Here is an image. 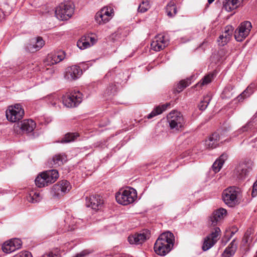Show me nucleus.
<instances>
[{
  "label": "nucleus",
  "instance_id": "nucleus-53",
  "mask_svg": "<svg viewBox=\"0 0 257 257\" xmlns=\"http://www.w3.org/2000/svg\"><path fill=\"white\" fill-rule=\"evenodd\" d=\"M255 141H257V138H255Z\"/></svg>",
  "mask_w": 257,
  "mask_h": 257
},
{
  "label": "nucleus",
  "instance_id": "nucleus-37",
  "mask_svg": "<svg viewBox=\"0 0 257 257\" xmlns=\"http://www.w3.org/2000/svg\"><path fill=\"white\" fill-rule=\"evenodd\" d=\"M211 99V98L210 95H207L205 96L198 104V106L199 109L201 110H204L207 108Z\"/></svg>",
  "mask_w": 257,
  "mask_h": 257
},
{
  "label": "nucleus",
  "instance_id": "nucleus-47",
  "mask_svg": "<svg viewBox=\"0 0 257 257\" xmlns=\"http://www.w3.org/2000/svg\"><path fill=\"white\" fill-rule=\"evenodd\" d=\"M243 0H232V6L236 9L243 3Z\"/></svg>",
  "mask_w": 257,
  "mask_h": 257
},
{
  "label": "nucleus",
  "instance_id": "nucleus-17",
  "mask_svg": "<svg viewBox=\"0 0 257 257\" xmlns=\"http://www.w3.org/2000/svg\"><path fill=\"white\" fill-rule=\"evenodd\" d=\"M150 237V232L148 229H145L140 233H137L130 235L128 237V241L132 244H142Z\"/></svg>",
  "mask_w": 257,
  "mask_h": 257
},
{
  "label": "nucleus",
  "instance_id": "nucleus-21",
  "mask_svg": "<svg viewBox=\"0 0 257 257\" xmlns=\"http://www.w3.org/2000/svg\"><path fill=\"white\" fill-rule=\"evenodd\" d=\"M82 74V71L79 67L77 65H73L66 68L65 74V78L69 80H73L78 79Z\"/></svg>",
  "mask_w": 257,
  "mask_h": 257
},
{
  "label": "nucleus",
  "instance_id": "nucleus-38",
  "mask_svg": "<svg viewBox=\"0 0 257 257\" xmlns=\"http://www.w3.org/2000/svg\"><path fill=\"white\" fill-rule=\"evenodd\" d=\"M150 8L149 0H144L140 4L138 11L139 12L144 13L146 12Z\"/></svg>",
  "mask_w": 257,
  "mask_h": 257
},
{
  "label": "nucleus",
  "instance_id": "nucleus-43",
  "mask_svg": "<svg viewBox=\"0 0 257 257\" xmlns=\"http://www.w3.org/2000/svg\"><path fill=\"white\" fill-rule=\"evenodd\" d=\"M116 92V87L115 84H111L106 88L105 92V94L106 95H113Z\"/></svg>",
  "mask_w": 257,
  "mask_h": 257
},
{
  "label": "nucleus",
  "instance_id": "nucleus-30",
  "mask_svg": "<svg viewBox=\"0 0 257 257\" xmlns=\"http://www.w3.org/2000/svg\"><path fill=\"white\" fill-rule=\"evenodd\" d=\"M232 32L229 31V29L225 30L224 33L219 37L218 42L220 46L225 45L230 40Z\"/></svg>",
  "mask_w": 257,
  "mask_h": 257
},
{
  "label": "nucleus",
  "instance_id": "nucleus-45",
  "mask_svg": "<svg viewBox=\"0 0 257 257\" xmlns=\"http://www.w3.org/2000/svg\"><path fill=\"white\" fill-rule=\"evenodd\" d=\"M13 257H33L31 253L28 251H23L16 254Z\"/></svg>",
  "mask_w": 257,
  "mask_h": 257
},
{
  "label": "nucleus",
  "instance_id": "nucleus-1",
  "mask_svg": "<svg viewBox=\"0 0 257 257\" xmlns=\"http://www.w3.org/2000/svg\"><path fill=\"white\" fill-rule=\"evenodd\" d=\"M175 242L174 234L169 231L162 233L154 244L155 252L160 255L164 256L172 249Z\"/></svg>",
  "mask_w": 257,
  "mask_h": 257
},
{
  "label": "nucleus",
  "instance_id": "nucleus-31",
  "mask_svg": "<svg viewBox=\"0 0 257 257\" xmlns=\"http://www.w3.org/2000/svg\"><path fill=\"white\" fill-rule=\"evenodd\" d=\"M168 105H169L168 104H166L156 107V108H155L150 114L148 115L147 118L148 119H151L157 115L161 114L167 109Z\"/></svg>",
  "mask_w": 257,
  "mask_h": 257
},
{
  "label": "nucleus",
  "instance_id": "nucleus-39",
  "mask_svg": "<svg viewBox=\"0 0 257 257\" xmlns=\"http://www.w3.org/2000/svg\"><path fill=\"white\" fill-rule=\"evenodd\" d=\"M78 134L77 133H67L65 137L61 140V143H69L73 141L77 137Z\"/></svg>",
  "mask_w": 257,
  "mask_h": 257
},
{
  "label": "nucleus",
  "instance_id": "nucleus-32",
  "mask_svg": "<svg viewBox=\"0 0 257 257\" xmlns=\"http://www.w3.org/2000/svg\"><path fill=\"white\" fill-rule=\"evenodd\" d=\"M254 86V84H250L248 86L245 90L238 96V100L239 101H242L245 98L249 97L253 92Z\"/></svg>",
  "mask_w": 257,
  "mask_h": 257
},
{
  "label": "nucleus",
  "instance_id": "nucleus-22",
  "mask_svg": "<svg viewBox=\"0 0 257 257\" xmlns=\"http://www.w3.org/2000/svg\"><path fill=\"white\" fill-rule=\"evenodd\" d=\"M65 56V52L64 51L59 50L49 54L46 58V61L48 63V64L54 65L64 60Z\"/></svg>",
  "mask_w": 257,
  "mask_h": 257
},
{
  "label": "nucleus",
  "instance_id": "nucleus-10",
  "mask_svg": "<svg viewBox=\"0 0 257 257\" xmlns=\"http://www.w3.org/2000/svg\"><path fill=\"white\" fill-rule=\"evenodd\" d=\"M71 188V186L68 181L62 180L53 186L51 194L54 197H59L68 192Z\"/></svg>",
  "mask_w": 257,
  "mask_h": 257
},
{
  "label": "nucleus",
  "instance_id": "nucleus-15",
  "mask_svg": "<svg viewBox=\"0 0 257 257\" xmlns=\"http://www.w3.org/2000/svg\"><path fill=\"white\" fill-rule=\"evenodd\" d=\"M251 162H242L240 163L234 170V175L238 180H243L248 176L251 170Z\"/></svg>",
  "mask_w": 257,
  "mask_h": 257
},
{
  "label": "nucleus",
  "instance_id": "nucleus-12",
  "mask_svg": "<svg viewBox=\"0 0 257 257\" xmlns=\"http://www.w3.org/2000/svg\"><path fill=\"white\" fill-rule=\"evenodd\" d=\"M114 16V10L110 6L105 7L98 12L95 15V20L101 25L107 23Z\"/></svg>",
  "mask_w": 257,
  "mask_h": 257
},
{
  "label": "nucleus",
  "instance_id": "nucleus-52",
  "mask_svg": "<svg viewBox=\"0 0 257 257\" xmlns=\"http://www.w3.org/2000/svg\"><path fill=\"white\" fill-rule=\"evenodd\" d=\"M50 71H51V72H54V70H51Z\"/></svg>",
  "mask_w": 257,
  "mask_h": 257
},
{
  "label": "nucleus",
  "instance_id": "nucleus-41",
  "mask_svg": "<svg viewBox=\"0 0 257 257\" xmlns=\"http://www.w3.org/2000/svg\"><path fill=\"white\" fill-rule=\"evenodd\" d=\"M191 84L190 79L183 80H181L178 84L177 91L178 92L182 91L183 89L188 86Z\"/></svg>",
  "mask_w": 257,
  "mask_h": 257
},
{
  "label": "nucleus",
  "instance_id": "nucleus-14",
  "mask_svg": "<svg viewBox=\"0 0 257 257\" xmlns=\"http://www.w3.org/2000/svg\"><path fill=\"white\" fill-rule=\"evenodd\" d=\"M97 40V37L95 34L85 35L78 40L77 46L80 49L84 50L93 46Z\"/></svg>",
  "mask_w": 257,
  "mask_h": 257
},
{
  "label": "nucleus",
  "instance_id": "nucleus-36",
  "mask_svg": "<svg viewBox=\"0 0 257 257\" xmlns=\"http://www.w3.org/2000/svg\"><path fill=\"white\" fill-rule=\"evenodd\" d=\"M166 13L167 15L170 17H173L177 13L176 8L174 2L171 1L166 6Z\"/></svg>",
  "mask_w": 257,
  "mask_h": 257
},
{
  "label": "nucleus",
  "instance_id": "nucleus-19",
  "mask_svg": "<svg viewBox=\"0 0 257 257\" xmlns=\"http://www.w3.org/2000/svg\"><path fill=\"white\" fill-rule=\"evenodd\" d=\"M169 44V41L166 37L159 35L151 44V49L155 51H160L165 48Z\"/></svg>",
  "mask_w": 257,
  "mask_h": 257
},
{
  "label": "nucleus",
  "instance_id": "nucleus-2",
  "mask_svg": "<svg viewBox=\"0 0 257 257\" xmlns=\"http://www.w3.org/2000/svg\"><path fill=\"white\" fill-rule=\"evenodd\" d=\"M222 197L226 205L229 207H234L238 205L241 201V192L239 188L230 187L223 191Z\"/></svg>",
  "mask_w": 257,
  "mask_h": 257
},
{
  "label": "nucleus",
  "instance_id": "nucleus-40",
  "mask_svg": "<svg viewBox=\"0 0 257 257\" xmlns=\"http://www.w3.org/2000/svg\"><path fill=\"white\" fill-rule=\"evenodd\" d=\"M213 79V75L208 74L205 76L196 85L199 87L207 85L210 83Z\"/></svg>",
  "mask_w": 257,
  "mask_h": 257
},
{
  "label": "nucleus",
  "instance_id": "nucleus-51",
  "mask_svg": "<svg viewBox=\"0 0 257 257\" xmlns=\"http://www.w3.org/2000/svg\"><path fill=\"white\" fill-rule=\"evenodd\" d=\"M214 0H208V2L209 4H211Z\"/></svg>",
  "mask_w": 257,
  "mask_h": 257
},
{
  "label": "nucleus",
  "instance_id": "nucleus-3",
  "mask_svg": "<svg viewBox=\"0 0 257 257\" xmlns=\"http://www.w3.org/2000/svg\"><path fill=\"white\" fill-rule=\"evenodd\" d=\"M137 198L136 190L131 187L120 189L115 194V199L118 203L127 205L135 202Z\"/></svg>",
  "mask_w": 257,
  "mask_h": 257
},
{
  "label": "nucleus",
  "instance_id": "nucleus-6",
  "mask_svg": "<svg viewBox=\"0 0 257 257\" xmlns=\"http://www.w3.org/2000/svg\"><path fill=\"white\" fill-rule=\"evenodd\" d=\"M167 120L171 129L179 131L184 125L185 121L181 112L172 111L167 115Z\"/></svg>",
  "mask_w": 257,
  "mask_h": 257
},
{
  "label": "nucleus",
  "instance_id": "nucleus-28",
  "mask_svg": "<svg viewBox=\"0 0 257 257\" xmlns=\"http://www.w3.org/2000/svg\"><path fill=\"white\" fill-rule=\"evenodd\" d=\"M227 155L225 154L221 155L219 159L216 160L212 165V169L215 173L218 172L222 167L225 161L227 159Z\"/></svg>",
  "mask_w": 257,
  "mask_h": 257
},
{
  "label": "nucleus",
  "instance_id": "nucleus-18",
  "mask_svg": "<svg viewBox=\"0 0 257 257\" xmlns=\"http://www.w3.org/2000/svg\"><path fill=\"white\" fill-rule=\"evenodd\" d=\"M22 241L18 238L11 239L6 241L2 246V249L4 252L7 253H11L21 247Z\"/></svg>",
  "mask_w": 257,
  "mask_h": 257
},
{
  "label": "nucleus",
  "instance_id": "nucleus-29",
  "mask_svg": "<svg viewBox=\"0 0 257 257\" xmlns=\"http://www.w3.org/2000/svg\"><path fill=\"white\" fill-rule=\"evenodd\" d=\"M42 198V196L39 192L36 190H31L29 192L27 197L28 201L35 203L40 202Z\"/></svg>",
  "mask_w": 257,
  "mask_h": 257
},
{
  "label": "nucleus",
  "instance_id": "nucleus-35",
  "mask_svg": "<svg viewBox=\"0 0 257 257\" xmlns=\"http://www.w3.org/2000/svg\"><path fill=\"white\" fill-rule=\"evenodd\" d=\"M255 132V128L253 126V122H249L247 124H246L244 126H243L242 128L238 130L237 131L238 134H241L243 132H247L248 134L251 136V133H252L253 134Z\"/></svg>",
  "mask_w": 257,
  "mask_h": 257
},
{
  "label": "nucleus",
  "instance_id": "nucleus-20",
  "mask_svg": "<svg viewBox=\"0 0 257 257\" xmlns=\"http://www.w3.org/2000/svg\"><path fill=\"white\" fill-rule=\"evenodd\" d=\"M103 203L102 197L98 195H94L86 198V205L94 210H99Z\"/></svg>",
  "mask_w": 257,
  "mask_h": 257
},
{
  "label": "nucleus",
  "instance_id": "nucleus-5",
  "mask_svg": "<svg viewBox=\"0 0 257 257\" xmlns=\"http://www.w3.org/2000/svg\"><path fill=\"white\" fill-rule=\"evenodd\" d=\"M74 9V6L72 2H64L56 8L55 16L60 20H67L72 17Z\"/></svg>",
  "mask_w": 257,
  "mask_h": 257
},
{
  "label": "nucleus",
  "instance_id": "nucleus-9",
  "mask_svg": "<svg viewBox=\"0 0 257 257\" xmlns=\"http://www.w3.org/2000/svg\"><path fill=\"white\" fill-rule=\"evenodd\" d=\"M36 127V123L32 119H25L16 123L14 125V131L17 134L29 133Z\"/></svg>",
  "mask_w": 257,
  "mask_h": 257
},
{
  "label": "nucleus",
  "instance_id": "nucleus-4",
  "mask_svg": "<svg viewBox=\"0 0 257 257\" xmlns=\"http://www.w3.org/2000/svg\"><path fill=\"white\" fill-rule=\"evenodd\" d=\"M58 177L59 173L57 170H48L37 176L35 180V184L39 188L44 187L55 182Z\"/></svg>",
  "mask_w": 257,
  "mask_h": 257
},
{
  "label": "nucleus",
  "instance_id": "nucleus-13",
  "mask_svg": "<svg viewBox=\"0 0 257 257\" xmlns=\"http://www.w3.org/2000/svg\"><path fill=\"white\" fill-rule=\"evenodd\" d=\"M252 26L249 21H245L240 24L234 32V37L237 41L241 42L249 34Z\"/></svg>",
  "mask_w": 257,
  "mask_h": 257
},
{
  "label": "nucleus",
  "instance_id": "nucleus-42",
  "mask_svg": "<svg viewBox=\"0 0 257 257\" xmlns=\"http://www.w3.org/2000/svg\"><path fill=\"white\" fill-rule=\"evenodd\" d=\"M223 8L227 12H230L235 9L234 7L232 6V0H222Z\"/></svg>",
  "mask_w": 257,
  "mask_h": 257
},
{
  "label": "nucleus",
  "instance_id": "nucleus-46",
  "mask_svg": "<svg viewBox=\"0 0 257 257\" xmlns=\"http://www.w3.org/2000/svg\"><path fill=\"white\" fill-rule=\"evenodd\" d=\"M41 257H59V254L57 251L55 252L50 251L44 253Z\"/></svg>",
  "mask_w": 257,
  "mask_h": 257
},
{
  "label": "nucleus",
  "instance_id": "nucleus-27",
  "mask_svg": "<svg viewBox=\"0 0 257 257\" xmlns=\"http://www.w3.org/2000/svg\"><path fill=\"white\" fill-rule=\"evenodd\" d=\"M236 248L237 244L235 243V240L233 239L228 246L225 249L222 253V255L224 257H231L234 254Z\"/></svg>",
  "mask_w": 257,
  "mask_h": 257
},
{
  "label": "nucleus",
  "instance_id": "nucleus-23",
  "mask_svg": "<svg viewBox=\"0 0 257 257\" xmlns=\"http://www.w3.org/2000/svg\"><path fill=\"white\" fill-rule=\"evenodd\" d=\"M226 213V209L223 208H220L215 210L210 216L209 223L212 226L216 225L218 222L224 217Z\"/></svg>",
  "mask_w": 257,
  "mask_h": 257
},
{
  "label": "nucleus",
  "instance_id": "nucleus-8",
  "mask_svg": "<svg viewBox=\"0 0 257 257\" xmlns=\"http://www.w3.org/2000/svg\"><path fill=\"white\" fill-rule=\"evenodd\" d=\"M7 119L16 122L22 119L24 115V110L19 104L9 106L6 112Z\"/></svg>",
  "mask_w": 257,
  "mask_h": 257
},
{
  "label": "nucleus",
  "instance_id": "nucleus-25",
  "mask_svg": "<svg viewBox=\"0 0 257 257\" xmlns=\"http://www.w3.org/2000/svg\"><path fill=\"white\" fill-rule=\"evenodd\" d=\"M44 45V41L40 37L34 39L31 43L27 46L26 49L30 52L33 53L39 50Z\"/></svg>",
  "mask_w": 257,
  "mask_h": 257
},
{
  "label": "nucleus",
  "instance_id": "nucleus-33",
  "mask_svg": "<svg viewBox=\"0 0 257 257\" xmlns=\"http://www.w3.org/2000/svg\"><path fill=\"white\" fill-rule=\"evenodd\" d=\"M233 90V86L232 85H227L221 94V97L223 99H228L231 98L234 93Z\"/></svg>",
  "mask_w": 257,
  "mask_h": 257
},
{
  "label": "nucleus",
  "instance_id": "nucleus-26",
  "mask_svg": "<svg viewBox=\"0 0 257 257\" xmlns=\"http://www.w3.org/2000/svg\"><path fill=\"white\" fill-rule=\"evenodd\" d=\"M219 136L218 133H214L208 139L205 141V147L207 149H213L216 147L219 140Z\"/></svg>",
  "mask_w": 257,
  "mask_h": 257
},
{
  "label": "nucleus",
  "instance_id": "nucleus-34",
  "mask_svg": "<svg viewBox=\"0 0 257 257\" xmlns=\"http://www.w3.org/2000/svg\"><path fill=\"white\" fill-rule=\"evenodd\" d=\"M45 99L48 104H50L55 107L57 106V104L59 102V98L56 94L48 95L45 97Z\"/></svg>",
  "mask_w": 257,
  "mask_h": 257
},
{
  "label": "nucleus",
  "instance_id": "nucleus-16",
  "mask_svg": "<svg viewBox=\"0 0 257 257\" xmlns=\"http://www.w3.org/2000/svg\"><path fill=\"white\" fill-rule=\"evenodd\" d=\"M219 228L216 227L214 231L207 236L204 239L202 248L204 251H206L211 248L218 239V236L220 234Z\"/></svg>",
  "mask_w": 257,
  "mask_h": 257
},
{
  "label": "nucleus",
  "instance_id": "nucleus-11",
  "mask_svg": "<svg viewBox=\"0 0 257 257\" xmlns=\"http://www.w3.org/2000/svg\"><path fill=\"white\" fill-rule=\"evenodd\" d=\"M71 188V186L68 181L62 180L53 186L51 194L54 197H59L68 192Z\"/></svg>",
  "mask_w": 257,
  "mask_h": 257
},
{
  "label": "nucleus",
  "instance_id": "nucleus-24",
  "mask_svg": "<svg viewBox=\"0 0 257 257\" xmlns=\"http://www.w3.org/2000/svg\"><path fill=\"white\" fill-rule=\"evenodd\" d=\"M67 160V156L65 154H58L48 162V165L50 167H57L63 165Z\"/></svg>",
  "mask_w": 257,
  "mask_h": 257
},
{
  "label": "nucleus",
  "instance_id": "nucleus-48",
  "mask_svg": "<svg viewBox=\"0 0 257 257\" xmlns=\"http://www.w3.org/2000/svg\"><path fill=\"white\" fill-rule=\"evenodd\" d=\"M257 195V180L254 183L252 186V190L251 195L252 197H254Z\"/></svg>",
  "mask_w": 257,
  "mask_h": 257
},
{
  "label": "nucleus",
  "instance_id": "nucleus-7",
  "mask_svg": "<svg viewBox=\"0 0 257 257\" xmlns=\"http://www.w3.org/2000/svg\"><path fill=\"white\" fill-rule=\"evenodd\" d=\"M82 100V93L76 90L66 93L62 97V102L67 107H76L81 102Z\"/></svg>",
  "mask_w": 257,
  "mask_h": 257
},
{
  "label": "nucleus",
  "instance_id": "nucleus-44",
  "mask_svg": "<svg viewBox=\"0 0 257 257\" xmlns=\"http://www.w3.org/2000/svg\"><path fill=\"white\" fill-rule=\"evenodd\" d=\"M251 230L250 229L247 230L244 234V237L242 239V241L244 243H248L252 240L251 236Z\"/></svg>",
  "mask_w": 257,
  "mask_h": 257
},
{
  "label": "nucleus",
  "instance_id": "nucleus-49",
  "mask_svg": "<svg viewBox=\"0 0 257 257\" xmlns=\"http://www.w3.org/2000/svg\"><path fill=\"white\" fill-rule=\"evenodd\" d=\"M74 229H75V228L72 227H70V226H69L68 227H67L65 228H63V230H62V232H65V231H71L72 230H74Z\"/></svg>",
  "mask_w": 257,
  "mask_h": 257
},
{
  "label": "nucleus",
  "instance_id": "nucleus-50",
  "mask_svg": "<svg viewBox=\"0 0 257 257\" xmlns=\"http://www.w3.org/2000/svg\"><path fill=\"white\" fill-rule=\"evenodd\" d=\"M4 13L0 10V21L4 19Z\"/></svg>",
  "mask_w": 257,
  "mask_h": 257
}]
</instances>
